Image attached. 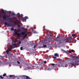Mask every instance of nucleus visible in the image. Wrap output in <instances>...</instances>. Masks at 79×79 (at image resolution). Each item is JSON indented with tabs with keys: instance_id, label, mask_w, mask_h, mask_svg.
Here are the masks:
<instances>
[{
	"instance_id": "obj_3",
	"label": "nucleus",
	"mask_w": 79,
	"mask_h": 79,
	"mask_svg": "<svg viewBox=\"0 0 79 79\" xmlns=\"http://www.w3.org/2000/svg\"><path fill=\"white\" fill-rule=\"evenodd\" d=\"M79 61H74V60H73V61L71 62L70 64H72V65H73L74 66H77V63H79Z\"/></svg>"
},
{
	"instance_id": "obj_40",
	"label": "nucleus",
	"mask_w": 79,
	"mask_h": 79,
	"mask_svg": "<svg viewBox=\"0 0 79 79\" xmlns=\"http://www.w3.org/2000/svg\"><path fill=\"white\" fill-rule=\"evenodd\" d=\"M76 58H77V59H78V57L77 56L76 57Z\"/></svg>"
},
{
	"instance_id": "obj_16",
	"label": "nucleus",
	"mask_w": 79,
	"mask_h": 79,
	"mask_svg": "<svg viewBox=\"0 0 79 79\" xmlns=\"http://www.w3.org/2000/svg\"><path fill=\"white\" fill-rule=\"evenodd\" d=\"M25 79H31V78H30V77L27 76H26V78Z\"/></svg>"
},
{
	"instance_id": "obj_18",
	"label": "nucleus",
	"mask_w": 79,
	"mask_h": 79,
	"mask_svg": "<svg viewBox=\"0 0 79 79\" xmlns=\"http://www.w3.org/2000/svg\"><path fill=\"white\" fill-rule=\"evenodd\" d=\"M21 44V41H20L18 42V45H20Z\"/></svg>"
},
{
	"instance_id": "obj_39",
	"label": "nucleus",
	"mask_w": 79,
	"mask_h": 79,
	"mask_svg": "<svg viewBox=\"0 0 79 79\" xmlns=\"http://www.w3.org/2000/svg\"><path fill=\"white\" fill-rule=\"evenodd\" d=\"M70 43H74V42H72V41H71Z\"/></svg>"
},
{
	"instance_id": "obj_32",
	"label": "nucleus",
	"mask_w": 79,
	"mask_h": 79,
	"mask_svg": "<svg viewBox=\"0 0 79 79\" xmlns=\"http://www.w3.org/2000/svg\"><path fill=\"white\" fill-rule=\"evenodd\" d=\"M69 53H72V52H71V51L70 50L69 51Z\"/></svg>"
},
{
	"instance_id": "obj_27",
	"label": "nucleus",
	"mask_w": 79,
	"mask_h": 79,
	"mask_svg": "<svg viewBox=\"0 0 79 79\" xmlns=\"http://www.w3.org/2000/svg\"><path fill=\"white\" fill-rule=\"evenodd\" d=\"M14 15H15V14L14 13H12V15L14 16Z\"/></svg>"
},
{
	"instance_id": "obj_15",
	"label": "nucleus",
	"mask_w": 79,
	"mask_h": 79,
	"mask_svg": "<svg viewBox=\"0 0 79 79\" xmlns=\"http://www.w3.org/2000/svg\"><path fill=\"white\" fill-rule=\"evenodd\" d=\"M26 75H23L22 76V77L23 78V79H26V78H25V77H26Z\"/></svg>"
},
{
	"instance_id": "obj_10",
	"label": "nucleus",
	"mask_w": 79,
	"mask_h": 79,
	"mask_svg": "<svg viewBox=\"0 0 79 79\" xmlns=\"http://www.w3.org/2000/svg\"><path fill=\"white\" fill-rule=\"evenodd\" d=\"M54 56H56L57 57H59V55L57 53H56L54 54Z\"/></svg>"
},
{
	"instance_id": "obj_8",
	"label": "nucleus",
	"mask_w": 79,
	"mask_h": 79,
	"mask_svg": "<svg viewBox=\"0 0 79 79\" xmlns=\"http://www.w3.org/2000/svg\"><path fill=\"white\" fill-rule=\"evenodd\" d=\"M8 19H10V21H11L10 23H13V22L14 21V20H13L12 19H11V18H8Z\"/></svg>"
},
{
	"instance_id": "obj_33",
	"label": "nucleus",
	"mask_w": 79,
	"mask_h": 79,
	"mask_svg": "<svg viewBox=\"0 0 79 79\" xmlns=\"http://www.w3.org/2000/svg\"><path fill=\"white\" fill-rule=\"evenodd\" d=\"M49 35H50V34H47V36H48V37L49 36Z\"/></svg>"
},
{
	"instance_id": "obj_28",
	"label": "nucleus",
	"mask_w": 79,
	"mask_h": 79,
	"mask_svg": "<svg viewBox=\"0 0 79 79\" xmlns=\"http://www.w3.org/2000/svg\"><path fill=\"white\" fill-rule=\"evenodd\" d=\"M0 77L1 78V79H3L4 77H2V76H0Z\"/></svg>"
},
{
	"instance_id": "obj_29",
	"label": "nucleus",
	"mask_w": 79,
	"mask_h": 79,
	"mask_svg": "<svg viewBox=\"0 0 79 79\" xmlns=\"http://www.w3.org/2000/svg\"><path fill=\"white\" fill-rule=\"evenodd\" d=\"M13 45H14V46H17V45H16V44H13Z\"/></svg>"
},
{
	"instance_id": "obj_37",
	"label": "nucleus",
	"mask_w": 79,
	"mask_h": 79,
	"mask_svg": "<svg viewBox=\"0 0 79 79\" xmlns=\"http://www.w3.org/2000/svg\"><path fill=\"white\" fill-rule=\"evenodd\" d=\"M50 69L48 68V69H47V70H50Z\"/></svg>"
},
{
	"instance_id": "obj_26",
	"label": "nucleus",
	"mask_w": 79,
	"mask_h": 79,
	"mask_svg": "<svg viewBox=\"0 0 79 79\" xmlns=\"http://www.w3.org/2000/svg\"><path fill=\"white\" fill-rule=\"evenodd\" d=\"M6 73L4 74H3V76L4 77L6 76Z\"/></svg>"
},
{
	"instance_id": "obj_17",
	"label": "nucleus",
	"mask_w": 79,
	"mask_h": 79,
	"mask_svg": "<svg viewBox=\"0 0 79 79\" xmlns=\"http://www.w3.org/2000/svg\"><path fill=\"white\" fill-rule=\"evenodd\" d=\"M47 47V45H43L42 46V48H45V47Z\"/></svg>"
},
{
	"instance_id": "obj_38",
	"label": "nucleus",
	"mask_w": 79,
	"mask_h": 79,
	"mask_svg": "<svg viewBox=\"0 0 79 79\" xmlns=\"http://www.w3.org/2000/svg\"><path fill=\"white\" fill-rule=\"evenodd\" d=\"M23 30H25V28H23Z\"/></svg>"
},
{
	"instance_id": "obj_44",
	"label": "nucleus",
	"mask_w": 79,
	"mask_h": 79,
	"mask_svg": "<svg viewBox=\"0 0 79 79\" xmlns=\"http://www.w3.org/2000/svg\"><path fill=\"white\" fill-rule=\"evenodd\" d=\"M24 41H25V42H26V41L25 40Z\"/></svg>"
},
{
	"instance_id": "obj_13",
	"label": "nucleus",
	"mask_w": 79,
	"mask_h": 79,
	"mask_svg": "<svg viewBox=\"0 0 79 79\" xmlns=\"http://www.w3.org/2000/svg\"><path fill=\"white\" fill-rule=\"evenodd\" d=\"M27 34L24 35L23 36V39H25L27 37Z\"/></svg>"
},
{
	"instance_id": "obj_23",
	"label": "nucleus",
	"mask_w": 79,
	"mask_h": 79,
	"mask_svg": "<svg viewBox=\"0 0 79 79\" xmlns=\"http://www.w3.org/2000/svg\"><path fill=\"white\" fill-rule=\"evenodd\" d=\"M23 47H20V50H23Z\"/></svg>"
},
{
	"instance_id": "obj_20",
	"label": "nucleus",
	"mask_w": 79,
	"mask_h": 79,
	"mask_svg": "<svg viewBox=\"0 0 79 79\" xmlns=\"http://www.w3.org/2000/svg\"><path fill=\"white\" fill-rule=\"evenodd\" d=\"M17 26L18 27H21V25L20 24H19L17 25Z\"/></svg>"
},
{
	"instance_id": "obj_11",
	"label": "nucleus",
	"mask_w": 79,
	"mask_h": 79,
	"mask_svg": "<svg viewBox=\"0 0 79 79\" xmlns=\"http://www.w3.org/2000/svg\"><path fill=\"white\" fill-rule=\"evenodd\" d=\"M21 34L22 35H25L26 34V32H22L21 33Z\"/></svg>"
},
{
	"instance_id": "obj_14",
	"label": "nucleus",
	"mask_w": 79,
	"mask_h": 79,
	"mask_svg": "<svg viewBox=\"0 0 79 79\" xmlns=\"http://www.w3.org/2000/svg\"><path fill=\"white\" fill-rule=\"evenodd\" d=\"M18 16L17 17L18 18H19L21 17V15H20V14H19V13H18Z\"/></svg>"
},
{
	"instance_id": "obj_9",
	"label": "nucleus",
	"mask_w": 79,
	"mask_h": 79,
	"mask_svg": "<svg viewBox=\"0 0 79 79\" xmlns=\"http://www.w3.org/2000/svg\"><path fill=\"white\" fill-rule=\"evenodd\" d=\"M7 12V11H6V10H3L2 11V13L3 14H6V13Z\"/></svg>"
},
{
	"instance_id": "obj_34",
	"label": "nucleus",
	"mask_w": 79,
	"mask_h": 79,
	"mask_svg": "<svg viewBox=\"0 0 79 79\" xmlns=\"http://www.w3.org/2000/svg\"><path fill=\"white\" fill-rule=\"evenodd\" d=\"M51 65L52 66H55V64H52Z\"/></svg>"
},
{
	"instance_id": "obj_24",
	"label": "nucleus",
	"mask_w": 79,
	"mask_h": 79,
	"mask_svg": "<svg viewBox=\"0 0 79 79\" xmlns=\"http://www.w3.org/2000/svg\"><path fill=\"white\" fill-rule=\"evenodd\" d=\"M53 58H54V59H56V56H53Z\"/></svg>"
},
{
	"instance_id": "obj_43",
	"label": "nucleus",
	"mask_w": 79,
	"mask_h": 79,
	"mask_svg": "<svg viewBox=\"0 0 79 79\" xmlns=\"http://www.w3.org/2000/svg\"><path fill=\"white\" fill-rule=\"evenodd\" d=\"M2 14V13L0 12V15H1Z\"/></svg>"
},
{
	"instance_id": "obj_41",
	"label": "nucleus",
	"mask_w": 79,
	"mask_h": 79,
	"mask_svg": "<svg viewBox=\"0 0 79 79\" xmlns=\"http://www.w3.org/2000/svg\"><path fill=\"white\" fill-rule=\"evenodd\" d=\"M2 57V58H3V56H0V57Z\"/></svg>"
},
{
	"instance_id": "obj_6",
	"label": "nucleus",
	"mask_w": 79,
	"mask_h": 79,
	"mask_svg": "<svg viewBox=\"0 0 79 79\" xmlns=\"http://www.w3.org/2000/svg\"><path fill=\"white\" fill-rule=\"evenodd\" d=\"M11 49H8L6 51V52L7 54H8V53H9V52H10V51H11Z\"/></svg>"
},
{
	"instance_id": "obj_22",
	"label": "nucleus",
	"mask_w": 79,
	"mask_h": 79,
	"mask_svg": "<svg viewBox=\"0 0 79 79\" xmlns=\"http://www.w3.org/2000/svg\"><path fill=\"white\" fill-rule=\"evenodd\" d=\"M61 50H62V52H65L66 53H67L66 52V51H64V50L62 49Z\"/></svg>"
},
{
	"instance_id": "obj_30",
	"label": "nucleus",
	"mask_w": 79,
	"mask_h": 79,
	"mask_svg": "<svg viewBox=\"0 0 79 79\" xmlns=\"http://www.w3.org/2000/svg\"><path fill=\"white\" fill-rule=\"evenodd\" d=\"M75 35H76L74 34H73L72 35V36L73 37H74V36H75Z\"/></svg>"
},
{
	"instance_id": "obj_31",
	"label": "nucleus",
	"mask_w": 79,
	"mask_h": 79,
	"mask_svg": "<svg viewBox=\"0 0 79 79\" xmlns=\"http://www.w3.org/2000/svg\"><path fill=\"white\" fill-rule=\"evenodd\" d=\"M34 48H37V45H35L34 46Z\"/></svg>"
},
{
	"instance_id": "obj_42",
	"label": "nucleus",
	"mask_w": 79,
	"mask_h": 79,
	"mask_svg": "<svg viewBox=\"0 0 79 79\" xmlns=\"http://www.w3.org/2000/svg\"><path fill=\"white\" fill-rule=\"evenodd\" d=\"M13 79H15V77H13Z\"/></svg>"
},
{
	"instance_id": "obj_19",
	"label": "nucleus",
	"mask_w": 79,
	"mask_h": 79,
	"mask_svg": "<svg viewBox=\"0 0 79 79\" xmlns=\"http://www.w3.org/2000/svg\"><path fill=\"white\" fill-rule=\"evenodd\" d=\"M10 29L11 31H13L14 29V28L13 27H11Z\"/></svg>"
},
{
	"instance_id": "obj_4",
	"label": "nucleus",
	"mask_w": 79,
	"mask_h": 79,
	"mask_svg": "<svg viewBox=\"0 0 79 79\" xmlns=\"http://www.w3.org/2000/svg\"><path fill=\"white\" fill-rule=\"evenodd\" d=\"M28 17L27 16H26L25 17H23L21 18V20H22V21H25V22H26V19H28Z\"/></svg>"
},
{
	"instance_id": "obj_35",
	"label": "nucleus",
	"mask_w": 79,
	"mask_h": 79,
	"mask_svg": "<svg viewBox=\"0 0 79 79\" xmlns=\"http://www.w3.org/2000/svg\"><path fill=\"white\" fill-rule=\"evenodd\" d=\"M17 63H18V64H20V62H19V61H17Z\"/></svg>"
},
{
	"instance_id": "obj_5",
	"label": "nucleus",
	"mask_w": 79,
	"mask_h": 79,
	"mask_svg": "<svg viewBox=\"0 0 79 79\" xmlns=\"http://www.w3.org/2000/svg\"><path fill=\"white\" fill-rule=\"evenodd\" d=\"M4 24L5 25H7V26H9V27H11L12 26V25L11 23H7V22H5L4 23Z\"/></svg>"
},
{
	"instance_id": "obj_21",
	"label": "nucleus",
	"mask_w": 79,
	"mask_h": 79,
	"mask_svg": "<svg viewBox=\"0 0 79 79\" xmlns=\"http://www.w3.org/2000/svg\"><path fill=\"white\" fill-rule=\"evenodd\" d=\"M9 77H13V75H10Z\"/></svg>"
},
{
	"instance_id": "obj_2",
	"label": "nucleus",
	"mask_w": 79,
	"mask_h": 79,
	"mask_svg": "<svg viewBox=\"0 0 79 79\" xmlns=\"http://www.w3.org/2000/svg\"><path fill=\"white\" fill-rule=\"evenodd\" d=\"M19 32V30L15 29L14 31V33L15 35H16L18 36V37H22L23 36H21V34L18 33Z\"/></svg>"
},
{
	"instance_id": "obj_7",
	"label": "nucleus",
	"mask_w": 79,
	"mask_h": 79,
	"mask_svg": "<svg viewBox=\"0 0 79 79\" xmlns=\"http://www.w3.org/2000/svg\"><path fill=\"white\" fill-rule=\"evenodd\" d=\"M2 18L4 20H6V15H4L2 16Z\"/></svg>"
},
{
	"instance_id": "obj_12",
	"label": "nucleus",
	"mask_w": 79,
	"mask_h": 79,
	"mask_svg": "<svg viewBox=\"0 0 79 79\" xmlns=\"http://www.w3.org/2000/svg\"><path fill=\"white\" fill-rule=\"evenodd\" d=\"M13 23H14V25L15 26V25H16L17 24V23L15 21H13Z\"/></svg>"
},
{
	"instance_id": "obj_36",
	"label": "nucleus",
	"mask_w": 79,
	"mask_h": 79,
	"mask_svg": "<svg viewBox=\"0 0 79 79\" xmlns=\"http://www.w3.org/2000/svg\"><path fill=\"white\" fill-rule=\"evenodd\" d=\"M71 51V52H74V50H73V49H72Z\"/></svg>"
},
{
	"instance_id": "obj_1",
	"label": "nucleus",
	"mask_w": 79,
	"mask_h": 79,
	"mask_svg": "<svg viewBox=\"0 0 79 79\" xmlns=\"http://www.w3.org/2000/svg\"><path fill=\"white\" fill-rule=\"evenodd\" d=\"M71 41L73 40V38L71 37L66 38L65 37H61L57 36V37L54 40L55 41H56L57 42H59L60 44H62V46H64L67 43H70L68 40Z\"/></svg>"
},
{
	"instance_id": "obj_25",
	"label": "nucleus",
	"mask_w": 79,
	"mask_h": 79,
	"mask_svg": "<svg viewBox=\"0 0 79 79\" xmlns=\"http://www.w3.org/2000/svg\"><path fill=\"white\" fill-rule=\"evenodd\" d=\"M43 63H44V64L47 63V61H43Z\"/></svg>"
}]
</instances>
